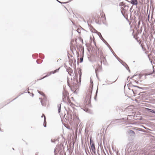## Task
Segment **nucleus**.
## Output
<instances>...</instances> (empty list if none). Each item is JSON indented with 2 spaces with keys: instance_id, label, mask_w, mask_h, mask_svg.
<instances>
[{
  "instance_id": "nucleus-1",
  "label": "nucleus",
  "mask_w": 155,
  "mask_h": 155,
  "mask_svg": "<svg viewBox=\"0 0 155 155\" xmlns=\"http://www.w3.org/2000/svg\"><path fill=\"white\" fill-rule=\"evenodd\" d=\"M129 8L128 6L127 5H124V8H123L122 7L121 8V12L122 13V14L125 17V16L124 15V10H125V11H127Z\"/></svg>"
},
{
  "instance_id": "nucleus-2",
  "label": "nucleus",
  "mask_w": 155,
  "mask_h": 155,
  "mask_svg": "<svg viewBox=\"0 0 155 155\" xmlns=\"http://www.w3.org/2000/svg\"><path fill=\"white\" fill-rule=\"evenodd\" d=\"M127 133L128 134L133 137H135V134L133 130H127Z\"/></svg>"
},
{
  "instance_id": "nucleus-3",
  "label": "nucleus",
  "mask_w": 155,
  "mask_h": 155,
  "mask_svg": "<svg viewBox=\"0 0 155 155\" xmlns=\"http://www.w3.org/2000/svg\"><path fill=\"white\" fill-rule=\"evenodd\" d=\"M59 68H59L58 69H56L55 70H54V71H52L51 72H50L48 73L49 74H47L42 79H43L44 78H45L46 77H48L49 75L51 74L52 73L54 74V73H56V72H58V71L59 69Z\"/></svg>"
},
{
  "instance_id": "nucleus-4",
  "label": "nucleus",
  "mask_w": 155,
  "mask_h": 155,
  "mask_svg": "<svg viewBox=\"0 0 155 155\" xmlns=\"http://www.w3.org/2000/svg\"><path fill=\"white\" fill-rule=\"evenodd\" d=\"M100 60L101 61V63L103 61V62H104V61H106V59L102 55H101L100 56Z\"/></svg>"
},
{
  "instance_id": "nucleus-5",
  "label": "nucleus",
  "mask_w": 155,
  "mask_h": 155,
  "mask_svg": "<svg viewBox=\"0 0 155 155\" xmlns=\"http://www.w3.org/2000/svg\"><path fill=\"white\" fill-rule=\"evenodd\" d=\"M91 147L92 152L94 153H95L96 152V149L94 144L91 145Z\"/></svg>"
},
{
  "instance_id": "nucleus-6",
  "label": "nucleus",
  "mask_w": 155,
  "mask_h": 155,
  "mask_svg": "<svg viewBox=\"0 0 155 155\" xmlns=\"http://www.w3.org/2000/svg\"><path fill=\"white\" fill-rule=\"evenodd\" d=\"M130 3L133 5H137L138 4V2L137 0H131Z\"/></svg>"
},
{
  "instance_id": "nucleus-7",
  "label": "nucleus",
  "mask_w": 155,
  "mask_h": 155,
  "mask_svg": "<svg viewBox=\"0 0 155 155\" xmlns=\"http://www.w3.org/2000/svg\"><path fill=\"white\" fill-rule=\"evenodd\" d=\"M78 74L79 75V82H81V74H82L81 70H80L79 71Z\"/></svg>"
},
{
  "instance_id": "nucleus-8",
  "label": "nucleus",
  "mask_w": 155,
  "mask_h": 155,
  "mask_svg": "<svg viewBox=\"0 0 155 155\" xmlns=\"http://www.w3.org/2000/svg\"><path fill=\"white\" fill-rule=\"evenodd\" d=\"M58 113H60L61 110V104H60L58 105Z\"/></svg>"
},
{
  "instance_id": "nucleus-9",
  "label": "nucleus",
  "mask_w": 155,
  "mask_h": 155,
  "mask_svg": "<svg viewBox=\"0 0 155 155\" xmlns=\"http://www.w3.org/2000/svg\"><path fill=\"white\" fill-rule=\"evenodd\" d=\"M147 110L151 113H153L155 114V111L153 110L149 109V108H147Z\"/></svg>"
},
{
  "instance_id": "nucleus-10",
  "label": "nucleus",
  "mask_w": 155,
  "mask_h": 155,
  "mask_svg": "<svg viewBox=\"0 0 155 155\" xmlns=\"http://www.w3.org/2000/svg\"><path fill=\"white\" fill-rule=\"evenodd\" d=\"M46 118L45 117V118L44 119V126L45 127H46Z\"/></svg>"
},
{
  "instance_id": "nucleus-11",
  "label": "nucleus",
  "mask_w": 155,
  "mask_h": 155,
  "mask_svg": "<svg viewBox=\"0 0 155 155\" xmlns=\"http://www.w3.org/2000/svg\"><path fill=\"white\" fill-rule=\"evenodd\" d=\"M100 35L101 36V38H102V39L103 40V41H105L106 42V44L110 48H111L110 47V46L109 45V44H108V43L103 39V37H102V35H101V33H100Z\"/></svg>"
},
{
  "instance_id": "nucleus-12",
  "label": "nucleus",
  "mask_w": 155,
  "mask_h": 155,
  "mask_svg": "<svg viewBox=\"0 0 155 155\" xmlns=\"http://www.w3.org/2000/svg\"><path fill=\"white\" fill-rule=\"evenodd\" d=\"M90 143L91 145H92V144H94L93 141L91 139V138L90 139Z\"/></svg>"
},
{
  "instance_id": "nucleus-13",
  "label": "nucleus",
  "mask_w": 155,
  "mask_h": 155,
  "mask_svg": "<svg viewBox=\"0 0 155 155\" xmlns=\"http://www.w3.org/2000/svg\"><path fill=\"white\" fill-rule=\"evenodd\" d=\"M133 86L134 87H137L138 88H140V89H143L142 87H138V86H135V85H133Z\"/></svg>"
},
{
  "instance_id": "nucleus-14",
  "label": "nucleus",
  "mask_w": 155,
  "mask_h": 155,
  "mask_svg": "<svg viewBox=\"0 0 155 155\" xmlns=\"http://www.w3.org/2000/svg\"><path fill=\"white\" fill-rule=\"evenodd\" d=\"M38 93L40 94L43 95L44 96H45V95L44 94L43 92H41L39 91H38Z\"/></svg>"
},
{
  "instance_id": "nucleus-15",
  "label": "nucleus",
  "mask_w": 155,
  "mask_h": 155,
  "mask_svg": "<svg viewBox=\"0 0 155 155\" xmlns=\"http://www.w3.org/2000/svg\"><path fill=\"white\" fill-rule=\"evenodd\" d=\"M63 97L64 98H65L66 97V95L65 94L64 92H63Z\"/></svg>"
},
{
  "instance_id": "nucleus-16",
  "label": "nucleus",
  "mask_w": 155,
  "mask_h": 155,
  "mask_svg": "<svg viewBox=\"0 0 155 155\" xmlns=\"http://www.w3.org/2000/svg\"><path fill=\"white\" fill-rule=\"evenodd\" d=\"M126 68L127 69V70L129 72H130V70L129 69V68L128 67H126Z\"/></svg>"
},
{
  "instance_id": "nucleus-17",
  "label": "nucleus",
  "mask_w": 155,
  "mask_h": 155,
  "mask_svg": "<svg viewBox=\"0 0 155 155\" xmlns=\"http://www.w3.org/2000/svg\"><path fill=\"white\" fill-rule=\"evenodd\" d=\"M133 7L132 6L131 8L130 9V12H133V11H132V10Z\"/></svg>"
},
{
  "instance_id": "nucleus-18",
  "label": "nucleus",
  "mask_w": 155,
  "mask_h": 155,
  "mask_svg": "<svg viewBox=\"0 0 155 155\" xmlns=\"http://www.w3.org/2000/svg\"><path fill=\"white\" fill-rule=\"evenodd\" d=\"M28 93H29V94H31V96H32V97H33V96H34V94H33V93H31L30 92H29V91H28Z\"/></svg>"
},
{
  "instance_id": "nucleus-19",
  "label": "nucleus",
  "mask_w": 155,
  "mask_h": 155,
  "mask_svg": "<svg viewBox=\"0 0 155 155\" xmlns=\"http://www.w3.org/2000/svg\"><path fill=\"white\" fill-rule=\"evenodd\" d=\"M44 117V119L45 118V115L44 114H43L41 116V117Z\"/></svg>"
},
{
  "instance_id": "nucleus-20",
  "label": "nucleus",
  "mask_w": 155,
  "mask_h": 155,
  "mask_svg": "<svg viewBox=\"0 0 155 155\" xmlns=\"http://www.w3.org/2000/svg\"><path fill=\"white\" fill-rule=\"evenodd\" d=\"M80 61H80L81 62H82L83 61V58H80Z\"/></svg>"
},
{
  "instance_id": "nucleus-21",
  "label": "nucleus",
  "mask_w": 155,
  "mask_h": 155,
  "mask_svg": "<svg viewBox=\"0 0 155 155\" xmlns=\"http://www.w3.org/2000/svg\"><path fill=\"white\" fill-rule=\"evenodd\" d=\"M134 90H136L134 89H132V91H133L134 94H135V93L134 92Z\"/></svg>"
},
{
  "instance_id": "nucleus-22",
  "label": "nucleus",
  "mask_w": 155,
  "mask_h": 155,
  "mask_svg": "<svg viewBox=\"0 0 155 155\" xmlns=\"http://www.w3.org/2000/svg\"><path fill=\"white\" fill-rule=\"evenodd\" d=\"M131 0H126V1L129 2L131 3Z\"/></svg>"
},
{
  "instance_id": "nucleus-23",
  "label": "nucleus",
  "mask_w": 155,
  "mask_h": 155,
  "mask_svg": "<svg viewBox=\"0 0 155 155\" xmlns=\"http://www.w3.org/2000/svg\"><path fill=\"white\" fill-rule=\"evenodd\" d=\"M57 1H58L60 3H65V2L62 3V2H60V1H58V0H57Z\"/></svg>"
},
{
  "instance_id": "nucleus-24",
  "label": "nucleus",
  "mask_w": 155,
  "mask_h": 155,
  "mask_svg": "<svg viewBox=\"0 0 155 155\" xmlns=\"http://www.w3.org/2000/svg\"><path fill=\"white\" fill-rule=\"evenodd\" d=\"M79 30H80L79 29H78V30H77V31L79 33H80V31H79Z\"/></svg>"
},
{
  "instance_id": "nucleus-25",
  "label": "nucleus",
  "mask_w": 155,
  "mask_h": 155,
  "mask_svg": "<svg viewBox=\"0 0 155 155\" xmlns=\"http://www.w3.org/2000/svg\"><path fill=\"white\" fill-rule=\"evenodd\" d=\"M51 142H54V141L53 140H51Z\"/></svg>"
},
{
  "instance_id": "nucleus-26",
  "label": "nucleus",
  "mask_w": 155,
  "mask_h": 155,
  "mask_svg": "<svg viewBox=\"0 0 155 155\" xmlns=\"http://www.w3.org/2000/svg\"><path fill=\"white\" fill-rule=\"evenodd\" d=\"M126 11H125V10H124V15H125V13Z\"/></svg>"
},
{
  "instance_id": "nucleus-27",
  "label": "nucleus",
  "mask_w": 155,
  "mask_h": 155,
  "mask_svg": "<svg viewBox=\"0 0 155 155\" xmlns=\"http://www.w3.org/2000/svg\"><path fill=\"white\" fill-rule=\"evenodd\" d=\"M97 70H98L97 69H95V71H96H96Z\"/></svg>"
},
{
  "instance_id": "nucleus-28",
  "label": "nucleus",
  "mask_w": 155,
  "mask_h": 155,
  "mask_svg": "<svg viewBox=\"0 0 155 155\" xmlns=\"http://www.w3.org/2000/svg\"><path fill=\"white\" fill-rule=\"evenodd\" d=\"M91 83L92 84L93 83V82L91 81Z\"/></svg>"
},
{
  "instance_id": "nucleus-29",
  "label": "nucleus",
  "mask_w": 155,
  "mask_h": 155,
  "mask_svg": "<svg viewBox=\"0 0 155 155\" xmlns=\"http://www.w3.org/2000/svg\"><path fill=\"white\" fill-rule=\"evenodd\" d=\"M136 11H134V13H136Z\"/></svg>"
},
{
  "instance_id": "nucleus-30",
  "label": "nucleus",
  "mask_w": 155,
  "mask_h": 155,
  "mask_svg": "<svg viewBox=\"0 0 155 155\" xmlns=\"http://www.w3.org/2000/svg\"><path fill=\"white\" fill-rule=\"evenodd\" d=\"M134 76L135 75H134L133 76H132V77L131 78H133Z\"/></svg>"
},
{
  "instance_id": "nucleus-31",
  "label": "nucleus",
  "mask_w": 155,
  "mask_h": 155,
  "mask_svg": "<svg viewBox=\"0 0 155 155\" xmlns=\"http://www.w3.org/2000/svg\"><path fill=\"white\" fill-rule=\"evenodd\" d=\"M125 65H126V66H127V64H126V63H125Z\"/></svg>"
},
{
  "instance_id": "nucleus-32",
  "label": "nucleus",
  "mask_w": 155,
  "mask_h": 155,
  "mask_svg": "<svg viewBox=\"0 0 155 155\" xmlns=\"http://www.w3.org/2000/svg\"><path fill=\"white\" fill-rule=\"evenodd\" d=\"M12 149H13V150H14V148H12Z\"/></svg>"
},
{
  "instance_id": "nucleus-33",
  "label": "nucleus",
  "mask_w": 155,
  "mask_h": 155,
  "mask_svg": "<svg viewBox=\"0 0 155 155\" xmlns=\"http://www.w3.org/2000/svg\"><path fill=\"white\" fill-rule=\"evenodd\" d=\"M99 37H100V38L101 39V36L99 35Z\"/></svg>"
},
{
  "instance_id": "nucleus-34",
  "label": "nucleus",
  "mask_w": 155,
  "mask_h": 155,
  "mask_svg": "<svg viewBox=\"0 0 155 155\" xmlns=\"http://www.w3.org/2000/svg\"><path fill=\"white\" fill-rule=\"evenodd\" d=\"M16 98H15L14 99H13V100H15Z\"/></svg>"
}]
</instances>
